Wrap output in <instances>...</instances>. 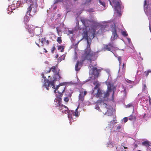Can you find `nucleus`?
<instances>
[{"mask_svg": "<svg viewBox=\"0 0 151 151\" xmlns=\"http://www.w3.org/2000/svg\"><path fill=\"white\" fill-rule=\"evenodd\" d=\"M81 21L82 24L85 27L86 31L85 30L83 32V38L85 39L86 41L87 45V48L84 52L82 53L81 59L80 62L77 61L75 65V70L78 71L80 69L82 63L85 60H87L90 63V65L88 67L89 69H90V64L92 63L94 66H96V63L92 62V61H94L96 59L95 55L96 52H94L91 51L90 49V45L91 40L94 37L95 35L96 29L95 27L97 25V22L92 21L91 22L88 21L84 19H81Z\"/></svg>", "mask_w": 151, "mask_h": 151, "instance_id": "nucleus-1", "label": "nucleus"}, {"mask_svg": "<svg viewBox=\"0 0 151 151\" xmlns=\"http://www.w3.org/2000/svg\"><path fill=\"white\" fill-rule=\"evenodd\" d=\"M105 82L107 86V90L106 92L102 91L99 88L101 85V83L99 82L96 80L93 83V84L95 85V86L91 93L92 95L93 96H95L96 97L99 98V100L96 101L97 104H102L104 101H107L109 93L111 91H113L112 97V99H113L114 87L113 85L111 84L110 82L107 81Z\"/></svg>", "mask_w": 151, "mask_h": 151, "instance_id": "nucleus-2", "label": "nucleus"}, {"mask_svg": "<svg viewBox=\"0 0 151 151\" xmlns=\"http://www.w3.org/2000/svg\"><path fill=\"white\" fill-rule=\"evenodd\" d=\"M43 78H44V83L43 86L45 87L46 89L48 90L49 89L48 87L50 85L52 86V88L55 89L54 93L55 94V96L57 97L56 99H57L58 98H60V97L62 95V93L64 92L65 86H64L65 83H60L59 85L57 86L56 87L55 86V82L57 81L52 80L49 81L48 80H46V78L42 75Z\"/></svg>", "mask_w": 151, "mask_h": 151, "instance_id": "nucleus-3", "label": "nucleus"}, {"mask_svg": "<svg viewBox=\"0 0 151 151\" xmlns=\"http://www.w3.org/2000/svg\"><path fill=\"white\" fill-rule=\"evenodd\" d=\"M61 100L62 99L60 98H58L57 99H55V106L59 107V109L61 112H65V114H68V117L70 121V124H71L72 120L73 121L74 119H75L76 116H78V107L75 110V111L73 110L70 111H68V109L67 106L61 104Z\"/></svg>", "mask_w": 151, "mask_h": 151, "instance_id": "nucleus-4", "label": "nucleus"}, {"mask_svg": "<svg viewBox=\"0 0 151 151\" xmlns=\"http://www.w3.org/2000/svg\"><path fill=\"white\" fill-rule=\"evenodd\" d=\"M37 6V5L36 2H34L33 4H31L27 8V11L24 17V21L25 24V27L26 29L28 30L29 33H31L32 31L33 32L34 26L32 25H27V23L29 20V17L32 16V14H30L31 11L32 10L33 13L32 14H34L36 13Z\"/></svg>", "mask_w": 151, "mask_h": 151, "instance_id": "nucleus-5", "label": "nucleus"}, {"mask_svg": "<svg viewBox=\"0 0 151 151\" xmlns=\"http://www.w3.org/2000/svg\"><path fill=\"white\" fill-rule=\"evenodd\" d=\"M111 28L112 32V35L111 37V41L117 39L118 37V34L120 32L121 29L115 26V24L112 22H109L104 23L101 26L102 32H104L106 31H108Z\"/></svg>", "mask_w": 151, "mask_h": 151, "instance_id": "nucleus-6", "label": "nucleus"}, {"mask_svg": "<svg viewBox=\"0 0 151 151\" xmlns=\"http://www.w3.org/2000/svg\"><path fill=\"white\" fill-rule=\"evenodd\" d=\"M112 4L110 0H109L110 4L113 7H114L115 11L116 12L119 16L122 15L121 13V10L123 8V6H122L121 1L119 0H112Z\"/></svg>", "mask_w": 151, "mask_h": 151, "instance_id": "nucleus-7", "label": "nucleus"}, {"mask_svg": "<svg viewBox=\"0 0 151 151\" xmlns=\"http://www.w3.org/2000/svg\"><path fill=\"white\" fill-rule=\"evenodd\" d=\"M59 71L60 69L58 68L57 65H56L55 66L52 67L47 73H49L51 71H52L54 75L53 77L54 79L53 80L59 81L61 78V77L59 74Z\"/></svg>", "mask_w": 151, "mask_h": 151, "instance_id": "nucleus-8", "label": "nucleus"}, {"mask_svg": "<svg viewBox=\"0 0 151 151\" xmlns=\"http://www.w3.org/2000/svg\"><path fill=\"white\" fill-rule=\"evenodd\" d=\"M90 69H89V75H92V76H94V78H96L98 77L99 74V71L96 67L94 68L93 65H92V63L90 64Z\"/></svg>", "mask_w": 151, "mask_h": 151, "instance_id": "nucleus-9", "label": "nucleus"}, {"mask_svg": "<svg viewBox=\"0 0 151 151\" xmlns=\"http://www.w3.org/2000/svg\"><path fill=\"white\" fill-rule=\"evenodd\" d=\"M117 48L115 47V46L112 42H111L108 45H105L102 48V50L105 51L108 50L112 52V50H114L115 49H116Z\"/></svg>", "mask_w": 151, "mask_h": 151, "instance_id": "nucleus-10", "label": "nucleus"}, {"mask_svg": "<svg viewBox=\"0 0 151 151\" xmlns=\"http://www.w3.org/2000/svg\"><path fill=\"white\" fill-rule=\"evenodd\" d=\"M34 28V27L33 28V32H32L31 33H29L30 34V36L31 37H33L34 35V33L35 35H38L41 34V32H42L43 30V29H42L41 28L38 27L35 28L34 30V31L33 29Z\"/></svg>", "mask_w": 151, "mask_h": 151, "instance_id": "nucleus-11", "label": "nucleus"}, {"mask_svg": "<svg viewBox=\"0 0 151 151\" xmlns=\"http://www.w3.org/2000/svg\"><path fill=\"white\" fill-rule=\"evenodd\" d=\"M103 107H104L105 108H106L107 110L106 113L105 112V114L104 113V115L107 114L108 116L111 115L113 112L110 109L111 108H109V106L105 103H103Z\"/></svg>", "mask_w": 151, "mask_h": 151, "instance_id": "nucleus-12", "label": "nucleus"}, {"mask_svg": "<svg viewBox=\"0 0 151 151\" xmlns=\"http://www.w3.org/2000/svg\"><path fill=\"white\" fill-rule=\"evenodd\" d=\"M72 94V93L70 91V92H66V96L64 98V100L65 102H68L69 101V99L71 98Z\"/></svg>", "mask_w": 151, "mask_h": 151, "instance_id": "nucleus-13", "label": "nucleus"}, {"mask_svg": "<svg viewBox=\"0 0 151 151\" xmlns=\"http://www.w3.org/2000/svg\"><path fill=\"white\" fill-rule=\"evenodd\" d=\"M84 96L83 95V92H80V93L78 96V103L79 105H78V108L80 104V103L82 102L84 99Z\"/></svg>", "mask_w": 151, "mask_h": 151, "instance_id": "nucleus-14", "label": "nucleus"}, {"mask_svg": "<svg viewBox=\"0 0 151 151\" xmlns=\"http://www.w3.org/2000/svg\"><path fill=\"white\" fill-rule=\"evenodd\" d=\"M116 123V122H115L114 118V119L110 122L108 124V127L109 128L110 130L111 131L112 130V129L114 127V124Z\"/></svg>", "mask_w": 151, "mask_h": 151, "instance_id": "nucleus-15", "label": "nucleus"}, {"mask_svg": "<svg viewBox=\"0 0 151 151\" xmlns=\"http://www.w3.org/2000/svg\"><path fill=\"white\" fill-rule=\"evenodd\" d=\"M15 4H12L11 6H8V10L7 13L9 14L12 12V11L15 10L16 9L15 8Z\"/></svg>", "mask_w": 151, "mask_h": 151, "instance_id": "nucleus-16", "label": "nucleus"}, {"mask_svg": "<svg viewBox=\"0 0 151 151\" xmlns=\"http://www.w3.org/2000/svg\"><path fill=\"white\" fill-rule=\"evenodd\" d=\"M99 3V5L101 6H102L103 9L102 10H103L106 7L105 3L104 2L101 1V0H98Z\"/></svg>", "mask_w": 151, "mask_h": 151, "instance_id": "nucleus-17", "label": "nucleus"}, {"mask_svg": "<svg viewBox=\"0 0 151 151\" xmlns=\"http://www.w3.org/2000/svg\"><path fill=\"white\" fill-rule=\"evenodd\" d=\"M142 144L143 145L146 146L147 147H148L149 146H150L151 144L150 143L147 141L142 142Z\"/></svg>", "mask_w": 151, "mask_h": 151, "instance_id": "nucleus-18", "label": "nucleus"}, {"mask_svg": "<svg viewBox=\"0 0 151 151\" xmlns=\"http://www.w3.org/2000/svg\"><path fill=\"white\" fill-rule=\"evenodd\" d=\"M127 148V147H117L116 148V149H117V151H126L125 150H124V148L125 149Z\"/></svg>", "mask_w": 151, "mask_h": 151, "instance_id": "nucleus-19", "label": "nucleus"}, {"mask_svg": "<svg viewBox=\"0 0 151 151\" xmlns=\"http://www.w3.org/2000/svg\"><path fill=\"white\" fill-rule=\"evenodd\" d=\"M125 107L126 108H132L133 109L134 108V106L132 103H130L127 105H126Z\"/></svg>", "mask_w": 151, "mask_h": 151, "instance_id": "nucleus-20", "label": "nucleus"}, {"mask_svg": "<svg viewBox=\"0 0 151 151\" xmlns=\"http://www.w3.org/2000/svg\"><path fill=\"white\" fill-rule=\"evenodd\" d=\"M129 119L130 121H133L135 120V116L133 115H131L129 117Z\"/></svg>", "mask_w": 151, "mask_h": 151, "instance_id": "nucleus-21", "label": "nucleus"}, {"mask_svg": "<svg viewBox=\"0 0 151 151\" xmlns=\"http://www.w3.org/2000/svg\"><path fill=\"white\" fill-rule=\"evenodd\" d=\"M64 46H58V50H61L60 52H63L64 51Z\"/></svg>", "mask_w": 151, "mask_h": 151, "instance_id": "nucleus-22", "label": "nucleus"}, {"mask_svg": "<svg viewBox=\"0 0 151 151\" xmlns=\"http://www.w3.org/2000/svg\"><path fill=\"white\" fill-rule=\"evenodd\" d=\"M121 33L122 35L124 37H126L127 36L128 34H127V32L126 31H123L121 32Z\"/></svg>", "mask_w": 151, "mask_h": 151, "instance_id": "nucleus-23", "label": "nucleus"}, {"mask_svg": "<svg viewBox=\"0 0 151 151\" xmlns=\"http://www.w3.org/2000/svg\"><path fill=\"white\" fill-rule=\"evenodd\" d=\"M128 83L130 84H133L134 83V82L133 81H130L128 79L125 80Z\"/></svg>", "mask_w": 151, "mask_h": 151, "instance_id": "nucleus-24", "label": "nucleus"}, {"mask_svg": "<svg viewBox=\"0 0 151 151\" xmlns=\"http://www.w3.org/2000/svg\"><path fill=\"white\" fill-rule=\"evenodd\" d=\"M151 73V70H148L147 71H145V76L146 77L147 76L149 73Z\"/></svg>", "mask_w": 151, "mask_h": 151, "instance_id": "nucleus-25", "label": "nucleus"}, {"mask_svg": "<svg viewBox=\"0 0 151 151\" xmlns=\"http://www.w3.org/2000/svg\"><path fill=\"white\" fill-rule=\"evenodd\" d=\"M46 42L45 39V38H42L41 41V43L42 44L41 45L43 46L44 44Z\"/></svg>", "mask_w": 151, "mask_h": 151, "instance_id": "nucleus-26", "label": "nucleus"}, {"mask_svg": "<svg viewBox=\"0 0 151 151\" xmlns=\"http://www.w3.org/2000/svg\"><path fill=\"white\" fill-rule=\"evenodd\" d=\"M122 127V125H117L116 126V129L117 130H119Z\"/></svg>", "mask_w": 151, "mask_h": 151, "instance_id": "nucleus-27", "label": "nucleus"}, {"mask_svg": "<svg viewBox=\"0 0 151 151\" xmlns=\"http://www.w3.org/2000/svg\"><path fill=\"white\" fill-rule=\"evenodd\" d=\"M57 41L60 44L62 42V40L60 37H58L57 39Z\"/></svg>", "mask_w": 151, "mask_h": 151, "instance_id": "nucleus-28", "label": "nucleus"}, {"mask_svg": "<svg viewBox=\"0 0 151 151\" xmlns=\"http://www.w3.org/2000/svg\"><path fill=\"white\" fill-rule=\"evenodd\" d=\"M64 0H55L54 1V4H56L58 2H61L64 1Z\"/></svg>", "mask_w": 151, "mask_h": 151, "instance_id": "nucleus-29", "label": "nucleus"}, {"mask_svg": "<svg viewBox=\"0 0 151 151\" xmlns=\"http://www.w3.org/2000/svg\"><path fill=\"white\" fill-rule=\"evenodd\" d=\"M68 35H71V36L73 35V33L72 31L71 30H68Z\"/></svg>", "mask_w": 151, "mask_h": 151, "instance_id": "nucleus-30", "label": "nucleus"}, {"mask_svg": "<svg viewBox=\"0 0 151 151\" xmlns=\"http://www.w3.org/2000/svg\"><path fill=\"white\" fill-rule=\"evenodd\" d=\"M109 147H113V143L112 142H109V143H108L107 145V146L108 147L109 146Z\"/></svg>", "mask_w": 151, "mask_h": 151, "instance_id": "nucleus-31", "label": "nucleus"}, {"mask_svg": "<svg viewBox=\"0 0 151 151\" xmlns=\"http://www.w3.org/2000/svg\"><path fill=\"white\" fill-rule=\"evenodd\" d=\"M106 72L107 73L109 76L110 70L109 69H106L105 70Z\"/></svg>", "mask_w": 151, "mask_h": 151, "instance_id": "nucleus-32", "label": "nucleus"}, {"mask_svg": "<svg viewBox=\"0 0 151 151\" xmlns=\"http://www.w3.org/2000/svg\"><path fill=\"white\" fill-rule=\"evenodd\" d=\"M77 59V53L76 52H75V56L74 57V59L75 60H76Z\"/></svg>", "mask_w": 151, "mask_h": 151, "instance_id": "nucleus-33", "label": "nucleus"}, {"mask_svg": "<svg viewBox=\"0 0 151 151\" xmlns=\"http://www.w3.org/2000/svg\"><path fill=\"white\" fill-rule=\"evenodd\" d=\"M146 85L145 84H144L143 85V88H142V91H144L145 89V88H146Z\"/></svg>", "mask_w": 151, "mask_h": 151, "instance_id": "nucleus-34", "label": "nucleus"}, {"mask_svg": "<svg viewBox=\"0 0 151 151\" xmlns=\"http://www.w3.org/2000/svg\"><path fill=\"white\" fill-rule=\"evenodd\" d=\"M128 120V119L127 117H125L123 119V120H124V123L127 122Z\"/></svg>", "mask_w": 151, "mask_h": 151, "instance_id": "nucleus-35", "label": "nucleus"}, {"mask_svg": "<svg viewBox=\"0 0 151 151\" xmlns=\"http://www.w3.org/2000/svg\"><path fill=\"white\" fill-rule=\"evenodd\" d=\"M91 0H86V2L87 4H89L90 3Z\"/></svg>", "mask_w": 151, "mask_h": 151, "instance_id": "nucleus-36", "label": "nucleus"}, {"mask_svg": "<svg viewBox=\"0 0 151 151\" xmlns=\"http://www.w3.org/2000/svg\"><path fill=\"white\" fill-rule=\"evenodd\" d=\"M95 108V109H96L98 110L99 111H101V110L100 109V108H99V107L98 106H96Z\"/></svg>", "mask_w": 151, "mask_h": 151, "instance_id": "nucleus-37", "label": "nucleus"}, {"mask_svg": "<svg viewBox=\"0 0 151 151\" xmlns=\"http://www.w3.org/2000/svg\"><path fill=\"white\" fill-rule=\"evenodd\" d=\"M118 61H119V65H120V64H121V58L120 57H118Z\"/></svg>", "mask_w": 151, "mask_h": 151, "instance_id": "nucleus-38", "label": "nucleus"}, {"mask_svg": "<svg viewBox=\"0 0 151 151\" xmlns=\"http://www.w3.org/2000/svg\"><path fill=\"white\" fill-rule=\"evenodd\" d=\"M55 46H54L52 48V49L51 50V52H52V53H53V52L55 50Z\"/></svg>", "mask_w": 151, "mask_h": 151, "instance_id": "nucleus-39", "label": "nucleus"}, {"mask_svg": "<svg viewBox=\"0 0 151 151\" xmlns=\"http://www.w3.org/2000/svg\"><path fill=\"white\" fill-rule=\"evenodd\" d=\"M127 41H128V42L129 43H130V42H131V40L129 38H127Z\"/></svg>", "mask_w": 151, "mask_h": 151, "instance_id": "nucleus-40", "label": "nucleus"}, {"mask_svg": "<svg viewBox=\"0 0 151 151\" xmlns=\"http://www.w3.org/2000/svg\"><path fill=\"white\" fill-rule=\"evenodd\" d=\"M148 98H149V101L150 104H151V99L150 96H149L148 97Z\"/></svg>", "mask_w": 151, "mask_h": 151, "instance_id": "nucleus-41", "label": "nucleus"}, {"mask_svg": "<svg viewBox=\"0 0 151 151\" xmlns=\"http://www.w3.org/2000/svg\"><path fill=\"white\" fill-rule=\"evenodd\" d=\"M42 74H43V75L45 77L46 80H48V79H47V78H46V77H45V76H44V74H45V73H42V74H41V76H42V78H43V79H44V78H43V76H42Z\"/></svg>", "mask_w": 151, "mask_h": 151, "instance_id": "nucleus-42", "label": "nucleus"}, {"mask_svg": "<svg viewBox=\"0 0 151 151\" xmlns=\"http://www.w3.org/2000/svg\"><path fill=\"white\" fill-rule=\"evenodd\" d=\"M86 93H87V92L86 91H84V93H83V95L84 96L85 95H86Z\"/></svg>", "mask_w": 151, "mask_h": 151, "instance_id": "nucleus-43", "label": "nucleus"}, {"mask_svg": "<svg viewBox=\"0 0 151 151\" xmlns=\"http://www.w3.org/2000/svg\"><path fill=\"white\" fill-rule=\"evenodd\" d=\"M76 24H77V25H78H78L79 24V23H78V22H76ZM78 27V29H81V28H80V27Z\"/></svg>", "mask_w": 151, "mask_h": 151, "instance_id": "nucleus-44", "label": "nucleus"}, {"mask_svg": "<svg viewBox=\"0 0 151 151\" xmlns=\"http://www.w3.org/2000/svg\"><path fill=\"white\" fill-rule=\"evenodd\" d=\"M35 43H36V45H37L39 47H40V46H39V44H38V43H37V42H35Z\"/></svg>", "mask_w": 151, "mask_h": 151, "instance_id": "nucleus-45", "label": "nucleus"}, {"mask_svg": "<svg viewBox=\"0 0 151 151\" xmlns=\"http://www.w3.org/2000/svg\"><path fill=\"white\" fill-rule=\"evenodd\" d=\"M46 43L47 44H48L49 43V41L48 40H47L46 41Z\"/></svg>", "mask_w": 151, "mask_h": 151, "instance_id": "nucleus-46", "label": "nucleus"}, {"mask_svg": "<svg viewBox=\"0 0 151 151\" xmlns=\"http://www.w3.org/2000/svg\"><path fill=\"white\" fill-rule=\"evenodd\" d=\"M146 114H145L143 116V117L144 118H145L146 116Z\"/></svg>", "mask_w": 151, "mask_h": 151, "instance_id": "nucleus-47", "label": "nucleus"}, {"mask_svg": "<svg viewBox=\"0 0 151 151\" xmlns=\"http://www.w3.org/2000/svg\"><path fill=\"white\" fill-rule=\"evenodd\" d=\"M23 0V1L24 2V3L27 0Z\"/></svg>", "mask_w": 151, "mask_h": 151, "instance_id": "nucleus-48", "label": "nucleus"}, {"mask_svg": "<svg viewBox=\"0 0 151 151\" xmlns=\"http://www.w3.org/2000/svg\"><path fill=\"white\" fill-rule=\"evenodd\" d=\"M58 57V55H57L56 56H55V57L56 58H57Z\"/></svg>", "mask_w": 151, "mask_h": 151, "instance_id": "nucleus-49", "label": "nucleus"}, {"mask_svg": "<svg viewBox=\"0 0 151 151\" xmlns=\"http://www.w3.org/2000/svg\"><path fill=\"white\" fill-rule=\"evenodd\" d=\"M124 91L125 92V88L124 89Z\"/></svg>", "mask_w": 151, "mask_h": 151, "instance_id": "nucleus-50", "label": "nucleus"}, {"mask_svg": "<svg viewBox=\"0 0 151 151\" xmlns=\"http://www.w3.org/2000/svg\"><path fill=\"white\" fill-rule=\"evenodd\" d=\"M124 64H123V66L124 67Z\"/></svg>", "mask_w": 151, "mask_h": 151, "instance_id": "nucleus-51", "label": "nucleus"}, {"mask_svg": "<svg viewBox=\"0 0 151 151\" xmlns=\"http://www.w3.org/2000/svg\"><path fill=\"white\" fill-rule=\"evenodd\" d=\"M45 52H47V50H46V51H45Z\"/></svg>", "mask_w": 151, "mask_h": 151, "instance_id": "nucleus-52", "label": "nucleus"}, {"mask_svg": "<svg viewBox=\"0 0 151 151\" xmlns=\"http://www.w3.org/2000/svg\"><path fill=\"white\" fill-rule=\"evenodd\" d=\"M137 151H141V150H137Z\"/></svg>", "mask_w": 151, "mask_h": 151, "instance_id": "nucleus-53", "label": "nucleus"}, {"mask_svg": "<svg viewBox=\"0 0 151 151\" xmlns=\"http://www.w3.org/2000/svg\"><path fill=\"white\" fill-rule=\"evenodd\" d=\"M48 77H50V76H48Z\"/></svg>", "mask_w": 151, "mask_h": 151, "instance_id": "nucleus-54", "label": "nucleus"}, {"mask_svg": "<svg viewBox=\"0 0 151 151\" xmlns=\"http://www.w3.org/2000/svg\"><path fill=\"white\" fill-rule=\"evenodd\" d=\"M47 63H48V62H47Z\"/></svg>", "mask_w": 151, "mask_h": 151, "instance_id": "nucleus-55", "label": "nucleus"}]
</instances>
